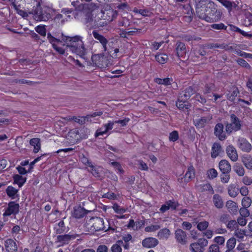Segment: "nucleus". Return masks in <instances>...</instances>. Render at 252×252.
Here are the masks:
<instances>
[{
  "mask_svg": "<svg viewBox=\"0 0 252 252\" xmlns=\"http://www.w3.org/2000/svg\"><path fill=\"white\" fill-rule=\"evenodd\" d=\"M63 36L62 40L64 42L63 46L65 47L64 49L66 50L64 56L68 55V51H71L83 58L86 54V48L82 41V37L79 35L74 36H64L63 33L61 34Z\"/></svg>",
  "mask_w": 252,
  "mask_h": 252,
  "instance_id": "f257e3e1",
  "label": "nucleus"
},
{
  "mask_svg": "<svg viewBox=\"0 0 252 252\" xmlns=\"http://www.w3.org/2000/svg\"><path fill=\"white\" fill-rule=\"evenodd\" d=\"M33 5L29 14L32 15L33 18L38 22H47L52 18L53 9L49 6L42 5L36 0H31Z\"/></svg>",
  "mask_w": 252,
  "mask_h": 252,
  "instance_id": "f03ea898",
  "label": "nucleus"
},
{
  "mask_svg": "<svg viewBox=\"0 0 252 252\" xmlns=\"http://www.w3.org/2000/svg\"><path fill=\"white\" fill-rule=\"evenodd\" d=\"M76 10L78 11V14L75 16V18H78L79 14L82 16L81 20L84 24L87 26L88 24H90V20L93 16L95 15L96 10H91L89 7L88 4H81L76 7Z\"/></svg>",
  "mask_w": 252,
  "mask_h": 252,
  "instance_id": "7ed1b4c3",
  "label": "nucleus"
},
{
  "mask_svg": "<svg viewBox=\"0 0 252 252\" xmlns=\"http://www.w3.org/2000/svg\"><path fill=\"white\" fill-rule=\"evenodd\" d=\"M62 33H63L53 32V33H51L48 32L47 33V38L56 52L60 55H65L66 50L64 49L63 47H59L57 44V43H62L63 41V40H62L63 36H61Z\"/></svg>",
  "mask_w": 252,
  "mask_h": 252,
  "instance_id": "20e7f679",
  "label": "nucleus"
},
{
  "mask_svg": "<svg viewBox=\"0 0 252 252\" xmlns=\"http://www.w3.org/2000/svg\"><path fill=\"white\" fill-rule=\"evenodd\" d=\"M210 7L204 16L203 20L210 23L216 22L220 20L221 18L222 13L220 10L217 9V6L215 3H211L209 5Z\"/></svg>",
  "mask_w": 252,
  "mask_h": 252,
  "instance_id": "39448f33",
  "label": "nucleus"
},
{
  "mask_svg": "<svg viewBox=\"0 0 252 252\" xmlns=\"http://www.w3.org/2000/svg\"><path fill=\"white\" fill-rule=\"evenodd\" d=\"M230 123H227L225 125V130L229 135L233 131L236 132L241 129L242 125L241 120L234 114L230 116Z\"/></svg>",
  "mask_w": 252,
  "mask_h": 252,
  "instance_id": "423d86ee",
  "label": "nucleus"
},
{
  "mask_svg": "<svg viewBox=\"0 0 252 252\" xmlns=\"http://www.w3.org/2000/svg\"><path fill=\"white\" fill-rule=\"evenodd\" d=\"M195 11L197 16L203 19L209 9V5L213 3L211 0H195Z\"/></svg>",
  "mask_w": 252,
  "mask_h": 252,
  "instance_id": "0eeeda50",
  "label": "nucleus"
},
{
  "mask_svg": "<svg viewBox=\"0 0 252 252\" xmlns=\"http://www.w3.org/2000/svg\"><path fill=\"white\" fill-rule=\"evenodd\" d=\"M88 228L93 231L100 230L107 231L108 228H106L104 226V220L99 217H93L90 219L87 223Z\"/></svg>",
  "mask_w": 252,
  "mask_h": 252,
  "instance_id": "6e6552de",
  "label": "nucleus"
},
{
  "mask_svg": "<svg viewBox=\"0 0 252 252\" xmlns=\"http://www.w3.org/2000/svg\"><path fill=\"white\" fill-rule=\"evenodd\" d=\"M208 243V242L206 239H199L197 242L190 244L189 250L192 252H203Z\"/></svg>",
  "mask_w": 252,
  "mask_h": 252,
  "instance_id": "1a4fd4ad",
  "label": "nucleus"
},
{
  "mask_svg": "<svg viewBox=\"0 0 252 252\" xmlns=\"http://www.w3.org/2000/svg\"><path fill=\"white\" fill-rule=\"evenodd\" d=\"M19 211V205L14 201H10L8 204L7 207L5 209L3 214V217L9 216L11 215H15Z\"/></svg>",
  "mask_w": 252,
  "mask_h": 252,
  "instance_id": "9d476101",
  "label": "nucleus"
},
{
  "mask_svg": "<svg viewBox=\"0 0 252 252\" xmlns=\"http://www.w3.org/2000/svg\"><path fill=\"white\" fill-rule=\"evenodd\" d=\"M238 148L243 152L249 153L251 151L252 146L251 144L245 138L240 137L237 141Z\"/></svg>",
  "mask_w": 252,
  "mask_h": 252,
  "instance_id": "9b49d317",
  "label": "nucleus"
},
{
  "mask_svg": "<svg viewBox=\"0 0 252 252\" xmlns=\"http://www.w3.org/2000/svg\"><path fill=\"white\" fill-rule=\"evenodd\" d=\"M175 238L177 243L182 245H186L188 242L187 232L180 228L175 230Z\"/></svg>",
  "mask_w": 252,
  "mask_h": 252,
  "instance_id": "f8f14e48",
  "label": "nucleus"
},
{
  "mask_svg": "<svg viewBox=\"0 0 252 252\" xmlns=\"http://www.w3.org/2000/svg\"><path fill=\"white\" fill-rule=\"evenodd\" d=\"M195 90L192 86H189L180 93L179 96L182 100H188L190 96L195 94Z\"/></svg>",
  "mask_w": 252,
  "mask_h": 252,
  "instance_id": "ddd939ff",
  "label": "nucleus"
},
{
  "mask_svg": "<svg viewBox=\"0 0 252 252\" xmlns=\"http://www.w3.org/2000/svg\"><path fill=\"white\" fill-rule=\"evenodd\" d=\"M223 125L221 123H218L216 125L214 129L215 135L221 141L226 138V135L223 132Z\"/></svg>",
  "mask_w": 252,
  "mask_h": 252,
  "instance_id": "4468645a",
  "label": "nucleus"
},
{
  "mask_svg": "<svg viewBox=\"0 0 252 252\" xmlns=\"http://www.w3.org/2000/svg\"><path fill=\"white\" fill-rule=\"evenodd\" d=\"M77 235L75 234H65L63 235H58L57 237L58 242L62 243L61 246L68 244L71 240L76 238Z\"/></svg>",
  "mask_w": 252,
  "mask_h": 252,
  "instance_id": "2eb2a0df",
  "label": "nucleus"
},
{
  "mask_svg": "<svg viewBox=\"0 0 252 252\" xmlns=\"http://www.w3.org/2000/svg\"><path fill=\"white\" fill-rule=\"evenodd\" d=\"M11 2L12 6L20 15L24 13V11L21 10L20 8L25 2L26 0H8ZM29 2H31V0H27Z\"/></svg>",
  "mask_w": 252,
  "mask_h": 252,
  "instance_id": "dca6fc26",
  "label": "nucleus"
},
{
  "mask_svg": "<svg viewBox=\"0 0 252 252\" xmlns=\"http://www.w3.org/2000/svg\"><path fill=\"white\" fill-rule=\"evenodd\" d=\"M94 38L98 40L101 44L104 51L107 50V44L108 42V40L102 35L99 34L97 31H94L92 32Z\"/></svg>",
  "mask_w": 252,
  "mask_h": 252,
  "instance_id": "f3484780",
  "label": "nucleus"
},
{
  "mask_svg": "<svg viewBox=\"0 0 252 252\" xmlns=\"http://www.w3.org/2000/svg\"><path fill=\"white\" fill-rule=\"evenodd\" d=\"M228 157L233 161H236L238 158V154L236 148L232 145H229L226 149Z\"/></svg>",
  "mask_w": 252,
  "mask_h": 252,
  "instance_id": "a211bd4d",
  "label": "nucleus"
},
{
  "mask_svg": "<svg viewBox=\"0 0 252 252\" xmlns=\"http://www.w3.org/2000/svg\"><path fill=\"white\" fill-rule=\"evenodd\" d=\"M158 243V239L153 237L146 238L142 241V244L144 247L151 248L156 247Z\"/></svg>",
  "mask_w": 252,
  "mask_h": 252,
  "instance_id": "6ab92c4d",
  "label": "nucleus"
},
{
  "mask_svg": "<svg viewBox=\"0 0 252 252\" xmlns=\"http://www.w3.org/2000/svg\"><path fill=\"white\" fill-rule=\"evenodd\" d=\"M219 167L220 171L224 173H230L231 167L229 162L225 160H221L219 164Z\"/></svg>",
  "mask_w": 252,
  "mask_h": 252,
  "instance_id": "aec40b11",
  "label": "nucleus"
},
{
  "mask_svg": "<svg viewBox=\"0 0 252 252\" xmlns=\"http://www.w3.org/2000/svg\"><path fill=\"white\" fill-rule=\"evenodd\" d=\"M176 50L178 57H183L187 52L186 47L185 43L179 41L176 42Z\"/></svg>",
  "mask_w": 252,
  "mask_h": 252,
  "instance_id": "412c9836",
  "label": "nucleus"
},
{
  "mask_svg": "<svg viewBox=\"0 0 252 252\" xmlns=\"http://www.w3.org/2000/svg\"><path fill=\"white\" fill-rule=\"evenodd\" d=\"M87 213V211L84 208L81 206L75 207L74 208L72 213V216L77 219L83 218Z\"/></svg>",
  "mask_w": 252,
  "mask_h": 252,
  "instance_id": "4be33fe9",
  "label": "nucleus"
},
{
  "mask_svg": "<svg viewBox=\"0 0 252 252\" xmlns=\"http://www.w3.org/2000/svg\"><path fill=\"white\" fill-rule=\"evenodd\" d=\"M5 247L7 252H17V246L16 243L11 239H7L5 242Z\"/></svg>",
  "mask_w": 252,
  "mask_h": 252,
  "instance_id": "5701e85b",
  "label": "nucleus"
},
{
  "mask_svg": "<svg viewBox=\"0 0 252 252\" xmlns=\"http://www.w3.org/2000/svg\"><path fill=\"white\" fill-rule=\"evenodd\" d=\"M213 203L217 209H221L224 206L223 201L220 195L218 194H215L212 198Z\"/></svg>",
  "mask_w": 252,
  "mask_h": 252,
  "instance_id": "b1692460",
  "label": "nucleus"
},
{
  "mask_svg": "<svg viewBox=\"0 0 252 252\" xmlns=\"http://www.w3.org/2000/svg\"><path fill=\"white\" fill-rule=\"evenodd\" d=\"M79 132L78 129H72L68 132L67 139L70 143H74L79 139Z\"/></svg>",
  "mask_w": 252,
  "mask_h": 252,
  "instance_id": "393cba45",
  "label": "nucleus"
},
{
  "mask_svg": "<svg viewBox=\"0 0 252 252\" xmlns=\"http://www.w3.org/2000/svg\"><path fill=\"white\" fill-rule=\"evenodd\" d=\"M30 144L33 147V152L37 153L41 148L40 139L38 138H33L30 140Z\"/></svg>",
  "mask_w": 252,
  "mask_h": 252,
  "instance_id": "a878e982",
  "label": "nucleus"
},
{
  "mask_svg": "<svg viewBox=\"0 0 252 252\" xmlns=\"http://www.w3.org/2000/svg\"><path fill=\"white\" fill-rule=\"evenodd\" d=\"M115 122H109L108 124H105L104 126V129L103 131H101V129H97L95 132V137H98L99 135H102L104 134H105L109 130H111L114 125Z\"/></svg>",
  "mask_w": 252,
  "mask_h": 252,
  "instance_id": "bb28decb",
  "label": "nucleus"
},
{
  "mask_svg": "<svg viewBox=\"0 0 252 252\" xmlns=\"http://www.w3.org/2000/svg\"><path fill=\"white\" fill-rule=\"evenodd\" d=\"M225 206L231 214H235L238 210V206L237 203L232 200L227 201Z\"/></svg>",
  "mask_w": 252,
  "mask_h": 252,
  "instance_id": "cd10ccee",
  "label": "nucleus"
},
{
  "mask_svg": "<svg viewBox=\"0 0 252 252\" xmlns=\"http://www.w3.org/2000/svg\"><path fill=\"white\" fill-rule=\"evenodd\" d=\"M18 191V189L11 186H8L5 190L8 196L12 199H14L18 197V195L17 194Z\"/></svg>",
  "mask_w": 252,
  "mask_h": 252,
  "instance_id": "c85d7f7f",
  "label": "nucleus"
},
{
  "mask_svg": "<svg viewBox=\"0 0 252 252\" xmlns=\"http://www.w3.org/2000/svg\"><path fill=\"white\" fill-rule=\"evenodd\" d=\"M195 177V170L192 165L188 167V170L185 175V181L189 182L191 179Z\"/></svg>",
  "mask_w": 252,
  "mask_h": 252,
  "instance_id": "c756f323",
  "label": "nucleus"
},
{
  "mask_svg": "<svg viewBox=\"0 0 252 252\" xmlns=\"http://www.w3.org/2000/svg\"><path fill=\"white\" fill-rule=\"evenodd\" d=\"M221 150L220 145L218 143H215L212 147L211 157L213 158H216Z\"/></svg>",
  "mask_w": 252,
  "mask_h": 252,
  "instance_id": "7c9ffc66",
  "label": "nucleus"
},
{
  "mask_svg": "<svg viewBox=\"0 0 252 252\" xmlns=\"http://www.w3.org/2000/svg\"><path fill=\"white\" fill-rule=\"evenodd\" d=\"M103 12L102 10H99V9H96V12H95L94 18V23L93 28L95 29V26H98V23L100 22L101 19L103 17Z\"/></svg>",
  "mask_w": 252,
  "mask_h": 252,
  "instance_id": "2f4dec72",
  "label": "nucleus"
},
{
  "mask_svg": "<svg viewBox=\"0 0 252 252\" xmlns=\"http://www.w3.org/2000/svg\"><path fill=\"white\" fill-rule=\"evenodd\" d=\"M205 47L208 49H211L214 48H220L221 49H226L228 47V45L225 43H208L205 45Z\"/></svg>",
  "mask_w": 252,
  "mask_h": 252,
  "instance_id": "473e14b6",
  "label": "nucleus"
},
{
  "mask_svg": "<svg viewBox=\"0 0 252 252\" xmlns=\"http://www.w3.org/2000/svg\"><path fill=\"white\" fill-rule=\"evenodd\" d=\"M242 160L246 167L249 169H252V158L249 155L244 156Z\"/></svg>",
  "mask_w": 252,
  "mask_h": 252,
  "instance_id": "72a5a7b5",
  "label": "nucleus"
},
{
  "mask_svg": "<svg viewBox=\"0 0 252 252\" xmlns=\"http://www.w3.org/2000/svg\"><path fill=\"white\" fill-rule=\"evenodd\" d=\"M14 183L18 185L21 188L26 181V178H24L22 176L16 174L13 176Z\"/></svg>",
  "mask_w": 252,
  "mask_h": 252,
  "instance_id": "f704fd0d",
  "label": "nucleus"
},
{
  "mask_svg": "<svg viewBox=\"0 0 252 252\" xmlns=\"http://www.w3.org/2000/svg\"><path fill=\"white\" fill-rule=\"evenodd\" d=\"M155 59L159 63L164 64L168 61V57L166 54H158L155 56Z\"/></svg>",
  "mask_w": 252,
  "mask_h": 252,
  "instance_id": "c9c22d12",
  "label": "nucleus"
},
{
  "mask_svg": "<svg viewBox=\"0 0 252 252\" xmlns=\"http://www.w3.org/2000/svg\"><path fill=\"white\" fill-rule=\"evenodd\" d=\"M239 94V91L237 87H233L232 92L226 94V98L232 102H234L236 97Z\"/></svg>",
  "mask_w": 252,
  "mask_h": 252,
  "instance_id": "e433bc0d",
  "label": "nucleus"
},
{
  "mask_svg": "<svg viewBox=\"0 0 252 252\" xmlns=\"http://www.w3.org/2000/svg\"><path fill=\"white\" fill-rule=\"evenodd\" d=\"M170 231L167 228H163L159 230L158 237L159 239H167L170 235Z\"/></svg>",
  "mask_w": 252,
  "mask_h": 252,
  "instance_id": "4c0bfd02",
  "label": "nucleus"
},
{
  "mask_svg": "<svg viewBox=\"0 0 252 252\" xmlns=\"http://www.w3.org/2000/svg\"><path fill=\"white\" fill-rule=\"evenodd\" d=\"M207 120H208L206 117H203L200 119L195 120L194 121V123L196 127L202 128L205 126Z\"/></svg>",
  "mask_w": 252,
  "mask_h": 252,
  "instance_id": "58836bf2",
  "label": "nucleus"
},
{
  "mask_svg": "<svg viewBox=\"0 0 252 252\" xmlns=\"http://www.w3.org/2000/svg\"><path fill=\"white\" fill-rule=\"evenodd\" d=\"M234 171L240 176H243L245 174V170L242 165L239 163H236L233 166Z\"/></svg>",
  "mask_w": 252,
  "mask_h": 252,
  "instance_id": "ea45409f",
  "label": "nucleus"
},
{
  "mask_svg": "<svg viewBox=\"0 0 252 252\" xmlns=\"http://www.w3.org/2000/svg\"><path fill=\"white\" fill-rule=\"evenodd\" d=\"M35 31L41 36L45 37L46 34V26L39 25L35 28Z\"/></svg>",
  "mask_w": 252,
  "mask_h": 252,
  "instance_id": "a19ab883",
  "label": "nucleus"
},
{
  "mask_svg": "<svg viewBox=\"0 0 252 252\" xmlns=\"http://www.w3.org/2000/svg\"><path fill=\"white\" fill-rule=\"evenodd\" d=\"M236 240L234 237L229 239L226 242V247L227 249H234L236 246Z\"/></svg>",
  "mask_w": 252,
  "mask_h": 252,
  "instance_id": "79ce46f5",
  "label": "nucleus"
},
{
  "mask_svg": "<svg viewBox=\"0 0 252 252\" xmlns=\"http://www.w3.org/2000/svg\"><path fill=\"white\" fill-rule=\"evenodd\" d=\"M187 100H182L180 96H179L178 101L176 102V106L180 109H184L185 108L188 109L186 104Z\"/></svg>",
  "mask_w": 252,
  "mask_h": 252,
  "instance_id": "37998d69",
  "label": "nucleus"
},
{
  "mask_svg": "<svg viewBox=\"0 0 252 252\" xmlns=\"http://www.w3.org/2000/svg\"><path fill=\"white\" fill-rule=\"evenodd\" d=\"M207 177L209 179H213L217 177L218 172L214 168H211L207 172Z\"/></svg>",
  "mask_w": 252,
  "mask_h": 252,
  "instance_id": "c03bdc74",
  "label": "nucleus"
},
{
  "mask_svg": "<svg viewBox=\"0 0 252 252\" xmlns=\"http://www.w3.org/2000/svg\"><path fill=\"white\" fill-rule=\"evenodd\" d=\"M155 82L158 84L168 85L170 84V79L169 78L161 79L157 78L155 79Z\"/></svg>",
  "mask_w": 252,
  "mask_h": 252,
  "instance_id": "a18cd8bd",
  "label": "nucleus"
},
{
  "mask_svg": "<svg viewBox=\"0 0 252 252\" xmlns=\"http://www.w3.org/2000/svg\"><path fill=\"white\" fill-rule=\"evenodd\" d=\"M246 232L245 230L237 229L235 231L234 235L237 238L242 240L246 235Z\"/></svg>",
  "mask_w": 252,
  "mask_h": 252,
  "instance_id": "49530a36",
  "label": "nucleus"
},
{
  "mask_svg": "<svg viewBox=\"0 0 252 252\" xmlns=\"http://www.w3.org/2000/svg\"><path fill=\"white\" fill-rule=\"evenodd\" d=\"M215 86L213 83L207 84L205 85L203 93L205 94H210L212 91L214 90Z\"/></svg>",
  "mask_w": 252,
  "mask_h": 252,
  "instance_id": "de8ad7c7",
  "label": "nucleus"
},
{
  "mask_svg": "<svg viewBox=\"0 0 252 252\" xmlns=\"http://www.w3.org/2000/svg\"><path fill=\"white\" fill-rule=\"evenodd\" d=\"M179 139V133L176 130H174L169 133V140L170 141L175 142Z\"/></svg>",
  "mask_w": 252,
  "mask_h": 252,
  "instance_id": "09e8293b",
  "label": "nucleus"
},
{
  "mask_svg": "<svg viewBox=\"0 0 252 252\" xmlns=\"http://www.w3.org/2000/svg\"><path fill=\"white\" fill-rule=\"evenodd\" d=\"M58 226L59 228H56V233L61 234L65 230V227L64 226V223L63 220H61L58 224Z\"/></svg>",
  "mask_w": 252,
  "mask_h": 252,
  "instance_id": "8fccbe9b",
  "label": "nucleus"
},
{
  "mask_svg": "<svg viewBox=\"0 0 252 252\" xmlns=\"http://www.w3.org/2000/svg\"><path fill=\"white\" fill-rule=\"evenodd\" d=\"M160 228V226L158 224L151 225L150 226H147L145 228V231L146 232H154L158 230Z\"/></svg>",
  "mask_w": 252,
  "mask_h": 252,
  "instance_id": "3c124183",
  "label": "nucleus"
},
{
  "mask_svg": "<svg viewBox=\"0 0 252 252\" xmlns=\"http://www.w3.org/2000/svg\"><path fill=\"white\" fill-rule=\"evenodd\" d=\"M252 200L248 197H244L242 200V205L243 207L248 208L252 204Z\"/></svg>",
  "mask_w": 252,
  "mask_h": 252,
  "instance_id": "603ef678",
  "label": "nucleus"
},
{
  "mask_svg": "<svg viewBox=\"0 0 252 252\" xmlns=\"http://www.w3.org/2000/svg\"><path fill=\"white\" fill-rule=\"evenodd\" d=\"M167 204L169 206V209L171 208L173 210H176L179 206L178 202L173 200L167 201Z\"/></svg>",
  "mask_w": 252,
  "mask_h": 252,
  "instance_id": "864d4df0",
  "label": "nucleus"
},
{
  "mask_svg": "<svg viewBox=\"0 0 252 252\" xmlns=\"http://www.w3.org/2000/svg\"><path fill=\"white\" fill-rule=\"evenodd\" d=\"M221 182L223 183H227L230 179L229 173H222L220 175Z\"/></svg>",
  "mask_w": 252,
  "mask_h": 252,
  "instance_id": "5fc2aeb1",
  "label": "nucleus"
},
{
  "mask_svg": "<svg viewBox=\"0 0 252 252\" xmlns=\"http://www.w3.org/2000/svg\"><path fill=\"white\" fill-rule=\"evenodd\" d=\"M208 225L209 223L206 221L200 222L198 223L197 228L198 230L203 231L205 230L208 227Z\"/></svg>",
  "mask_w": 252,
  "mask_h": 252,
  "instance_id": "6e6d98bb",
  "label": "nucleus"
},
{
  "mask_svg": "<svg viewBox=\"0 0 252 252\" xmlns=\"http://www.w3.org/2000/svg\"><path fill=\"white\" fill-rule=\"evenodd\" d=\"M237 63L241 66L245 67L246 68H250V64L244 59L239 58L236 60Z\"/></svg>",
  "mask_w": 252,
  "mask_h": 252,
  "instance_id": "4d7b16f0",
  "label": "nucleus"
},
{
  "mask_svg": "<svg viewBox=\"0 0 252 252\" xmlns=\"http://www.w3.org/2000/svg\"><path fill=\"white\" fill-rule=\"evenodd\" d=\"M80 160L84 164L88 165L90 167H93V164L92 162L84 155H82L80 157Z\"/></svg>",
  "mask_w": 252,
  "mask_h": 252,
  "instance_id": "13d9d810",
  "label": "nucleus"
},
{
  "mask_svg": "<svg viewBox=\"0 0 252 252\" xmlns=\"http://www.w3.org/2000/svg\"><path fill=\"white\" fill-rule=\"evenodd\" d=\"M211 27L215 30H226L227 26L223 23L213 24L211 25Z\"/></svg>",
  "mask_w": 252,
  "mask_h": 252,
  "instance_id": "bf43d9fd",
  "label": "nucleus"
},
{
  "mask_svg": "<svg viewBox=\"0 0 252 252\" xmlns=\"http://www.w3.org/2000/svg\"><path fill=\"white\" fill-rule=\"evenodd\" d=\"M214 241L219 245H223L225 242V238L223 236H217L214 239Z\"/></svg>",
  "mask_w": 252,
  "mask_h": 252,
  "instance_id": "052dcab7",
  "label": "nucleus"
},
{
  "mask_svg": "<svg viewBox=\"0 0 252 252\" xmlns=\"http://www.w3.org/2000/svg\"><path fill=\"white\" fill-rule=\"evenodd\" d=\"M113 208L115 212L118 214H123L126 211L125 209L121 207L120 206L116 204L113 205Z\"/></svg>",
  "mask_w": 252,
  "mask_h": 252,
  "instance_id": "680f3d73",
  "label": "nucleus"
},
{
  "mask_svg": "<svg viewBox=\"0 0 252 252\" xmlns=\"http://www.w3.org/2000/svg\"><path fill=\"white\" fill-rule=\"evenodd\" d=\"M208 252H221L220 250V247L217 244H212L210 245L208 249Z\"/></svg>",
  "mask_w": 252,
  "mask_h": 252,
  "instance_id": "e2e57ef3",
  "label": "nucleus"
},
{
  "mask_svg": "<svg viewBox=\"0 0 252 252\" xmlns=\"http://www.w3.org/2000/svg\"><path fill=\"white\" fill-rule=\"evenodd\" d=\"M138 164L139 165L138 168L144 171H147L148 170V167L146 163L143 162L142 160H138Z\"/></svg>",
  "mask_w": 252,
  "mask_h": 252,
  "instance_id": "0e129e2a",
  "label": "nucleus"
},
{
  "mask_svg": "<svg viewBox=\"0 0 252 252\" xmlns=\"http://www.w3.org/2000/svg\"><path fill=\"white\" fill-rule=\"evenodd\" d=\"M236 53L237 55L243 57L245 58H250L252 59V54L247 53L244 52H243L241 50H238L236 51Z\"/></svg>",
  "mask_w": 252,
  "mask_h": 252,
  "instance_id": "69168bd1",
  "label": "nucleus"
},
{
  "mask_svg": "<svg viewBox=\"0 0 252 252\" xmlns=\"http://www.w3.org/2000/svg\"><path fill=\"white\" fill-rule=\"evenodd\" d=\"M247 208H241L240 209V214L242 217L246 218L250 215V212L247 209Z\"/></svg>",
  "mask_w": 252,
  "mask_h": 252,
  "instance_id": "338daca9",
  "label": "nucleus"
},
{
  "mask_svg": "<svg viewBox=\"0 0 252 252\" xmlns=\"http://www.w3.org/2000/svg\"><path fill=\"white\" fill-rule=\"evenodd\" d=\"M112 252H122V248L119 245L115 244L112 245L111 248Z\"/></svg>",
  "mask_w": 252,
  "mask_h": 252,
  "instance_id": "774afa93",
  "label": "nucleus"
}]
</instances>
